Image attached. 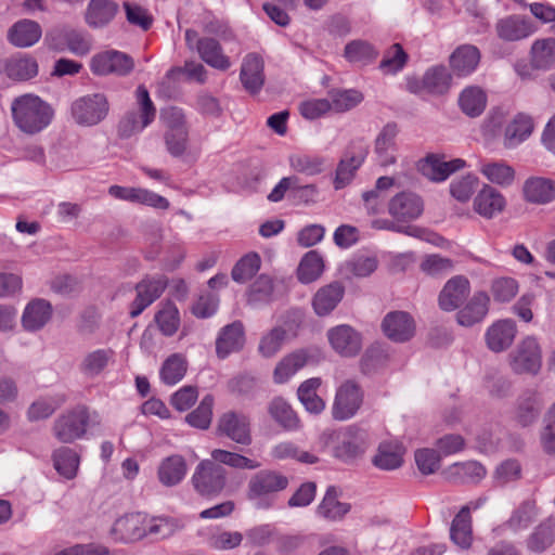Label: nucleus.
I'll use <instances>...</instances> for the list:
<instances>
[{"instance_id":"obj_62","label":"nucleus","mask_w":555,"mask_h":555,"mask_svg":"<svg viewBox=\"0 0 555 555\" xmlns=\"http://www.w3.org/2000/svg\"><path fill=\"white\" fill-rule=\"evenodd\" d=\"M223 469L211 461H202L192 477L193 486H211L223 478Z\"/></svg>"},{"instance_id":"obj_47","label":"nucleus","mask_w":555,"mask_h":555,"mask_svg":"<svg viewBox=\"0 0 555 555\" xmlns=\"http://www.w3.org/2000/svg\"><path fill=\"white\" fill-rule=\"evenodd\" d=\"M531 63L538 69H548L555 65V39L535 40L531 46Z\"/></svg>"},{"instance_id":"obj_39","label":"nucleus","mask_w":555,"mask_h":555,"mask_svg":"<svg viewBox=\"0 0 555 555\" xmlns=\"http://www.w3.org/2000/svg\"><path fill=\"white\" fill-rule=\"evenodd\" d=\"M533 130V121L531 117L525 114H518L506 126L504 131V146L513 149L524 142Z\"/></svg>"},{"instance_id":"obj_32","label":"nucleus","mask_w":555,"mask_h":555,"mask_svg":"<svg viewBox=\"0 0 555 555\" xmlns=\"http://www.w3.org/2000/svg\"><path fill=\"white\" fill-rule=\"evenodd\" d=\"M337 488H327L324 498L317 507L318 516L331 520H341L351 509V505L338 500Z\"/></svg>"},{"instance_id":"obj_41","label":"nucleus","mask_w":555,"mask_h":555,"mask_svg":"<svg viewBox=\"0 0 555 555\" xmlns=\"http://www.w3.org/2000/svg\"><path fill=\"white\" fill-rule=\"evenodd\" d=\"M404 449L399 442H383L378 447L373 464L385 470H392L403 463Z\"/></svg>"},{"instance_id":"obj_23","label":"nucleus","mask_w":555,"mask_h":555,"mask_svg":"<svg viewBox=\"0 0 555 555\" xmlns=\"http://www.w3.org/2000/svg\"><path fill=\"white\" fill-rule=\"evenodd\" d=\"M344 296L345 287L338 281L320 287L311 300L313 312L320 318L330 315L337 308Z\"/></svg>"},{"instance_id":"obj_53","label":"nucleus","mask_w":555,"mask_h":555,"mask_svg":"<svg viewBox=\"0 0 555 555\" xmlns=\"http://www.w3.org/2000/svg\"><path fill=\"white\" fill-rule=\"evenodd\" d=\"M155 322L165 336H172L180 325L179 310L176 305L169 300L163 302L155 314Z\"/></svg>"},{"instance_id":"obj_64","label":"nucleus","mask_w":555,"mask_h":555,"mask_svg":"<svg viewBox=\"0 0 555 555\" xmlns=\"http://www.w3.org/2000/svg\"><path fill=\"white\" fill-rule=\"evenodd\" d=\"M540 439L543 450L546 453H555V402L550 406L544 415Z\"/></svg>"},{"instance_id":"obj_50","label":"nucleus","mask_w":555,"mask_h":555,"mask_svg":"<svg viewBox=\"0 0 555 555\" xmlns=\"http://www.w3.org/2000/svg\"><path fill=\"white\" fill-rule=\"evenodd\" d=\"M273 280L266 274L259 275L249 287L247 294L248 304L254 307L269 304L273 299Z\"/></svg>"},{"instance_id":"obj_40","label":"nucleus","mask_w":555,"mask_h":555,"mask_svg":"<svg viewBox=\"0 0 555 555\" xmlns=\"http://www.w3.org/2000/svg\"><path fill=\"white\" fill-rule=\"evenodd\" d=\"M184 528V522L173 517H152L146 516V537L153 540H164L172 537Z\"/></svg>"},{"instance_id":"obj_28","label":"nucleus","mask_w":555,"mask_h":555,"mask_svg":"<svg viewBox=\"0 0 555 555\" xmlns=\"http://www.w3.org/2000/svg\"><path fill=\"white\" fill-rule=\"evenodd\" d=\"M506 205L504 196L494 188L483 185L474 199V209L480 216L491 219L503 211Z\"/></svg>"},{"instance_id":"obj_29","label":"nucleus","mask_w":555,"mask_h":555,"mask_svg":"<svg viewBox=\"0 0 555 555\" xmlns=\"http://www.w3.org/2000/svg\"><path fill=\"white\" fill-rule=\"evenodd\" d=\"M41 34V27L37 22L21 20L9 29L8 39L15 47L27 48L39 41Z\"/></svg>"},{"instance_id":"obj_20","label":"nucleus","mask_w":555,"mask_h":555,"mask_svg":"<svg viewBox=\"0 0 555 555\" xmlns=\"http://www.w3.org/2000/svg\"><path fill=\"white\" fill-rule=\"evenodd\" d=\"M218 431L236 443L248 446L251 442L248 417L233 411L221 415L218 421Z\"/></svg>"},{"instance_id":"obj_58","label":"nucleus","mask_w":555,"mask_h":555,"mask_svg":"<svg viewBox=\"0 0 555 555\" xmlns=\"http://www.w3.org/2000/svg\"><path fill=\"white\" fill-rule=\"evenodd\" d=\"M159 120L165 128V132L190 131L186 114L181 107L167 106L162 108Z\"/></svg>"},{"instance_id":"obj_21","label":"nucleus","mask_w":555,"mask_h":555,"mask_svg":"<svg viewBox=\"0 0 555 555\" xmlns=\"http://www.w3.org/2000/svg\"><path fill=\"white\" fill-rule=\"evenodd\" d=\"M516 334L517 325L514 320H498L486 331L487 347L493 352H503L513 345Z\"/></svg>"},{"instance_id":"obj_10","label":"nucleus","mask_w":555,"mask_h":555,"mask_svg":"<svg viewBox=\"0 0 555 555\" xmlns=\"http://www.w3.org/2000/svg\"><path fill=\"white\" fill-rule=\"evenodd\" d=\"M333 350L344 358H353L362 349V335L348 324L331 327L326 333Z\"/></svg>"},{"instance_id":"obj_54","label":"nucleus","mask_w":555,"mask_h":555,"mask_svg":"<svg viewBox=\"0 0 555 555\" xmlns=\"http://www.w3.org/2000/svg\"><path fill=\"white\" fill-rule=\"evenodd\" d=\"M188 370L185 357L173 353L168 357L160 369V378L167 385H175L180 382Z\"/></svg>"},{"instance_id":"obj_16","label":"nucleus","mask_w":555,"mask_h":555,"mask_svg":"<svg viewBox=\"0 0 555 555\" xmlns=\"http://www.w3.org/2000/svg\"><path fill=\"white\" fill-rule=\"evenodd\" d=\"M51 46L57 51L68 50L77 56H85L92 49V39L86 31L65 27L55 33Z\"/></svg>"},{"instance_id":"obj_35","label":"nucleus","mask_w":555,"mask_h":555,"mask_svg":"<svg viewBox=\"0 0 555 555\" xmlns=\"http://www.w3.org/2000/svg\"><path fill=\"white\" fill-rule=\"evenodd\" d=\"M321 385L322 379L320 377H311L302 382L298 387V399L307 412L311 414H320L325 409L324 400L317 393Z\"/></svg>"},{"instance_id":"obj_14","label":"nucleus","mask_w":555,"mask_h":555,"mask_svg":"<svg viewBox=\"0 0 555 555\" xmlns=\"http://www.w3.org/2000/svg\"><path fill=\"white\" fill-rule=\"evenodd\" d=\"M111 537L116 542L130 543L146 538V516L141 513L126 514L115 520Z\"/></svg>"},{"instance_id":"obj_3","label":"nucleus","mask_w":555,"mask_h":555,"mask_svg":"<svg viewBox=\"0 0 555 555\" xmlns=\"http://www.w3.org/2000/svg\"><path fill=\"white\" fill-rule=\"evenodd\" d=\"M137 112H128L118 124V135L128 139L150 126L156 117V107L147 89L140 85L135 90Z\"/></svg>"},{"instance_id":"obj_36","label":"nucleus","mask_w":555,"mask_h":555,"mask_svg":"<svg viewBox=\"0 0 555 555\" xmlns=\"http://www.w3.org/2000/svg\"><path fill=\"white\" fill-rule=\"evenodd\" d=\"M450 539L462 548L472 544V517L469 506H463L455 515L450 527Z\"/></svg>"},{"instance_id":"obj_55","label":"nucleus","mask_w":555,"mask_h":555,"mask_svg":"<svg viewBox=\"0 0 555 555\" xmlns=\"http://www.w3.org/2000/svg\"><path fill=\"white\" fill-rule=\"evenodd\" d=\"M260 264V256L255 251H250L234 264L231 276L237 283H246L259 271Z\"/></svg>"},{"instance_id":"obj_61","label":"nucleus","mask_w":555,"mask_h":555,"mask_svg":"<svg viewBox=\"0 0 555 555\" xmlns=\"http://www.w3.org/2000/svg\"><path fill=\"white\" fill-rule=\"evenodd\" d=\"M289 165L295 171L314 176L323 171L324 158L304 153H294L289 156Z\"/></svg>"},{"instance_id":"obj_19","label":"nucleus","mask_w":555,"mask_h":555,"mask_svg":"<svg viewBox=\"0 0 555 555\" xmlns=\"http://www.w3.org/2000/svg\"><path fill=\"white\" fill-rule=\"evenodd\" d=\"M535 27L532 22L518 14L507 15L495 23L498 37L506 42L520 41L534 34Z\"/></svg>"},{"instance_id":"obj_2","label":"nucleus","mask_w":555,"mask_h":555,"mask_svg":"<svg viewBox=\"0 0 555 555\" xmlns=\"http://www.w3.org/2000/svg\"><path fill=\"white\" fill-rule=\"evenodd\" d=\"M11 112L15 126L30 135L46 129L54 115L50 104L31 93L15 98L11 104Z\"/></svg>"},{"instance_id":"obj_4","label":"nucleus","mask_w":555,"mask_h":555,"mask_svg":"<svg viewBox=\"0 0 555 555\" xmlns=\"http://www.w3.org/2000/svg\"><path fill=\"white\" fill-rule=\"evenodd\" d=\"M109 102L104 93H91L75 100L70 105L74 121L81 127H92L106 118Z\"/></svg>"},{"instance_id":"obj_24","label":"nucleus","mask_w":555,"mask_h":555,"mask_svg":"<svg viewBox=\"0 0 555 555\" xmlns=\"http://www.w3.org/2000/svg\"><path fill=\"white\" fill-rule=\"evenodd\" d=\"M490 297L486 292H476L456 313L460 325L470 327L480 323L489 312Z\"/></svg>"},{"instance_id":"obj_25","label":"nucleus","mask_w":555,"mask_h":555,"mask_svg":"<svg viewBox=\"0 0 555 555\" xmlns=\"http://www.w3.org/2000/svg\"><path fill=\"white\" fill-rule=\"evenodd\" d=\"M244 343V326L242 322L235 321L224 326L220 332L216 341L217 354L220 359H224L230 353L241 350Z\"/></svg>"},{"instance_id":"obj_34","label":"nucleus","mask_w":555,"mask_h":555,"mask_svg":"<svg viewBox=\"0 0 555 555\" xmlns=\"http://www.w3.org/2000/svg\"><path fill=\"white\" fill-rule=\"evenodd\" d=\"M118 4L111 0H91L87 13L86 22L90 27L99 28L107 25L117 14Z\"/></svg>"},{"instance_id":"obj_30","label":"nucleus","mask_w":555,"mask_h":555,"mask_svg":"<svg viewBox=\"0 0 555 555\" xmlns=\"http://www.w3.org/2000/svg\"><path fill=\"white\" fill-rule=\"evenodd\" d=\"M479 61V50L475 46L464 44L451 54L450 66L455 75L465 77L477 68Z\"/></svg>"},{"instance_id":"obj_37","label":"nucleus","mask_w":555,"mask_h":555,"mask_svg":"<svg viewBox=\"0 0 555 555\" xmlns=\"http://www.w3.org/2000/svg\"><path fill=\"white\" fill-rule=\"evenodd\" d=\"M524 195L531 203H550L555 198V183L546 178H530L525 182Z\"/></svg>"},{"instance_id":"obj_1","label":"nucleus","mask_w":555,"mask_h":555,"mask_svg":"<svg viewBox=\"0 0 555 555\" xmlns=\"http://www.w3.org/2000/svg\"><path fill=\"white\" fill-rule=\"evenodd\" d=\"M323 440L331 454L346 464L361 459L370 447L367 430L356 424L326 431Z\"/></svg>"},{"instance_id":"obj_26","label":"nucleus","mask_w":555,"mask_h":555,"mask_svg":"<svg viewBox=\"0 0 555 555\" xmlns=\"http://www.w3.org/2000/svg\"><path fill=\"white\" fill-rule=\"evenodd\" d=\"M317 189L313 184L301 185L299 178L287 177L280 180V201L288 199L294 205L314 202Z\"/></svg>"},{"instance_id":"obj_43","label":"nucleus","mask_w":555,"mask_h":555,"mask_svg":"<svg viewBox=\"0 0 555 555\" xmlns=\"http://www.w3.org/2000/svg\"><path fill=\"white\" fill-rule=\"evenodd\" d=\"M197 52L201 59L214 68L227 70L231 66V62L223 54L220 43L212 38H202Z\"/></svg>"},{"instance_id":"obj_51","label":"nucleus","mask_w":555,"mask_h":555,"mask_svg":"<svg viewBox=\"0 0 555 555\" xmlns=\"http://www.w3.org/2000/svg\"><path fill=\"white\" fill-rule=\"evenodd\" d=\"M480 171L490 182L502 186L511 185L515 179L514 168L503 162L483 163Z\"/></svg>"},{"instance_id":"obj_22","label":"nucleus","mask_w":555,"mask_h":555,"mask_svg":"<svg viewBox=\"0 0 555 555\" xmlns=\"http://www.w3.org/2000/svg\"><path fill=\"white\" fill-rule=\"evenodd\" d=\"M385 335L397 343L410 340L415 332L412 317L404 311H392L385 315L382 323Z\"/></svg>"},{"instance_id":"obj_45","label":"nucleus","mask_w":555,"mask_h":555,"mask_svg":"<svg viewBox=\"0 0 555 555\" xmlns=\"http://www.w3.org/2000/svg\"><path fill=\"white\" fill-rule=\"evenodd\" d=\"M324 271V261L317 250L308 251L300 260L297 268L298 281L309 284L317 281Z\"/></svg>"},{"instance_id":"obj_56","label":"nucleus","mask_w":555,"mask_h":555,"mask_svg":"<svg viewBox=\"0 0 555 555\" xmlns=\"http://www.w3.org/2000/svg\"><path fill=\"white\" fill-rule=\"evenodd\" d=\"M537 517V506L534 500L524 501L506 521V526L513 531L527 529Z\"/></svg>"},{"instance_id":"obj_27","label":"nucleus","mask_w":555,"mask_h":555,"mask_svg":"<svg viewBox=\"0 0 555 555\" xmlns=\"http://www.w3.org/2000/svg\"><path fill=\"white\" fill-rule=\"evenodd\" d=\"M51 317V305L44 299H35L24 309L22 326L27 332H37L50 321Z\"/></svg>"},{"instance_id":"obj_46","label":"nucleus","mask_w":555,"mask_h":555,"mask_svg":"<svg viewBox=\"0 0 555 555\" xmlns=\"http://www.w3.org/2000/svg\"><path fill=\"white\" fill-rule=\"evenodd\" d=\"M555 542V525L551 520L538 525L526 540L527 548L533 553H542Z\"/></svg>"},{"instance_id":"obj_60","label":"nucleus","mask_w":555,"mask_h":555,"mask_svg":"<svg viewBox=\"0 0 555 555\" xmlns=\"http://www.w3.org/2000/svg\"><path fill=\"white\" fill-rule=\"evenodd\" d=\"M388 362V353L386 349L378 345L370 346L360 361L361 372L365 375L372 374L384 367Z\"/></svg>"},{"instance_id":"obj_49","label":"nucleus","mask_w":555,"mask_h":555,"mask_svg":"<svg viewBox=\"0 0 555 555\" xmlns=\"http://www.w3.org/2000/svg\"><path fill=\"white\" fill-rule=\"evenodd\" d=\"M55 470L66 479H73L79 467V456L70 448L61 447L52 453Z\"/></svg>"},{"instance_id":"obj_42","label":"nucleus","mask_w":555,"mask_h":555,"mask_svg":"<svg viewBox=\"0 0 555 555\" xmlns=\"http://www.w3.org/2000/svg\"><path fill=\"white\" fill-rule=\"evenodd\" d=\"M4 70L9 78L25 81L37 76L38 63L31 56L20 55L8 60Z\"/></svg>"},{"instance_id":"obj_63","label":"nucleus","mask_w":555,"mask_h":555,"mask_svg":"<svg viewBox=\"0 0 555 555\" xmlns=\"http://www.w3.org/2000/svg\"><path fill=\"white\" fill-rule=\"evenodd\" d=\"M302 308H291L282 317L280 324V340L295 338L305 320Z\"/></svg>"},{"instance_id":"obj_59","label":"nucleus","mask_w":555,"mask_h":555,"mask_svg":"<svg viewBox=\"0 0 555 555\" xmlns=\"http://www.w3.org/2000/svg\"><path fill=\"white\" fill-rule=\"evenodd\" d=\"M344 55L351 63L366 64L373 62L377 57L378 52L366 41L352 40L346 44Z\"/></svg>"},{"instance_id":"obj_8","label":"nucleus","mask_w":555,"mask_h":555,"mask_svg":"<svg viewBox=\"0 0 555 555\" xmlns=\"http://www.w3.org/2000/svg\"><path fill=\"white\" fill-rule=\"evenodd\" d=\"M363 390L352 379L344 382L336 390L332 406V416L336 421H347L353 417L363 403Z\"/></svg>"},{"instance_id":"obj_57","label":"nucleus","mask_w":555,"mask_h":555,"mask_svg":"<svg viewBox=\"0 0 555 555\" xmlns=\"http://www.w3.org/2000/svg\"><path fill=\"white\" fill-rule=\"evenodd\" d=\"M450 475L464 483H478L487 475L486 468L476 461L455 463L450 467Z\"/></svg>"},{"instance_id":"obj_44","label":"nucleus","mask_w":555,"mask_h":555,"mask_svg":"<svg viewBox=\"0 0 555 555\" xmlns=\"http://www.w3.org/2000/svg\"><path fill=\"white\" fill-rule=\"evenodd\" d=\"M487 105V95L478 87L465 88L459 96V106L469 117L480 116Z\"/></svg>"},{"instance_id":"obj_9","label":"nucleus","mask_w":555,"mask_h":555,"mask_svg":"<svg viewBox=\"0 0 555 555\" xmlns=\"http://www.w3.org/2000/svg\"><path fill=\"white\" fill-rule=\"evenodd\" d=\"M465 166L466 162L462 158L447 160L443 154L430 153L418 162L417 169L430 181L442 182Z\"/></svg>"},{"instance_id":"obj_31","label":"nucleus","mask_w":555,"mask_h":555,"mask_svg":"<svg viewBox=\"0 0 555 555\" xmlns=\"http://www.w3.org/2000/svg\"><path fill=\"white\" fill-rule=\"evenodd\" d=\"M241 81L244 88L251 94L257 93L261 89L264 81L261 57L249 54L244 59L241 68Z\"/></svg>"},{"instance_id":"obj_5","label":"nucleus","mask_w":555,"mask_h":555,"mask_svg":"<svg viewBox=\"0 0 555 555\" xmlns=\"http://www.w3.org/2000/svg\"><path fill=\"white\" fill-rule=\"evenodd\" d=\"M369 153V146L362 139L350 141L337 164L334 188L340 190L351 183L357 171L363 165Z\"/></svg>"},{"instance_id":"obj_38","label":"nucleus","mask_w":555,"mask_h":555,"mask_svg":"<svg viewBox=\"0 0 555 555\" xmlns=\"http://www.w3.org/2000/svg\"><path fill=\"white\" fill-rule=\"evenodd\" d=\"M185 460L178 454L164 459L158 466V479L165 486L180 483L186 474Z\"/></svg>"},{"instance_id":"obj_48","label":"nucleus","mask_w":555,"mask_h":555,"mask_svg":"<svg viewBox=\"0 0 555 555\" xmlns=\"http://www.w3.org/2000/svg\"><path fill=\"white\" fill-rule=\"evenodd\" d=\"M114 354L115 352L111 348L91 351L85 356L79 369L86 376H98L106 369L108 363L113 360Z\"/></svg>"},{"instance_id":"obj_17","label":"nucleus","mask_w":555,"mask_h":555,"mask_svg":"<svg viewBox=\"0 0 555 555\" xmlns=\"http://www.w3.org/2000/svg\"><path fill=\"white\" fill-rule=\"evenodd\" d=\"M133 66V60L129 55L114 50L99 53L91 60V69L96 75L124 76L129 74Z\"/></svg>"},{"instance_id":"obj_7","label":"nucleus","mask_w":555,"mask_h":555,"mask_svg":"<svg viewBox=\"0 0 555 555\" xmlns=\"http://www.w3.org/2000/svg\"><path fill=\"white\" fill-rule=\"evenodd\" d=\"M89 424L87 408L79 405L60 415L52 427L54 437L63 443H73L85 436Z\"/></svg>"},{"instance_id":"obj_13","label":"nucleus","mask_w":555,"mask_h":555,"mask_svg":"<svg viewBox=\"0 0 555 555\" xmlns=\"http://www.w3.org/2000/svg\"><path fill=\"white\" fill-rule=\"evenodd\" d=\"M168 286V279L164 275L146 278L140 281L134 289L137 296L130 306V317L135 318L150 305L157 300Z\"/></svg>"},{"instance_id":"obj_18","label":"nucleus","mask_w":555,"mask_h":555,"mask_svg":"<svg viewBox=\"0 0 555 555\" xmlns=\"http://www.w3.org/2000/svg\"><path fill=\"white\" fill-rule=\"evenodd\" d=\"M469 293V280L464 275H455L448 280L440 291L438 306L442 311H454L463 305Z\"/></svg>"},{"instance_id":"obj_52","label":"nucleus","mask_w":555,"mask_h":555,"mask_svg":"<svg viewBox=\"0 0 555 555\" xmlns=\"http://www.w3.org/2000/svg\"><path fill=\"white\" fill-rule=\"evenodd\" d=\"M409 61V55L400 43L391 44L385 52L379 63V69L384 74L395 75L403 69Z\"/></svg>"},{"instance_id":"obj_12","label":"nucleus","mask_w":555,"mask_h":555,"mask_svg":"<svg viewBox=\"0 0 555 555\" xmlns=\"http://www.w3.org/2000/svg\"><path fill=\"white\" fill-rule=\"evenodd\" d=\"M388 214L397 221L410 222L417 219L424 211L423 198L410 191L396 194L387 203Z\"/></svg>"},{"instance_id":"obj_11","label":"nucleus","mask_w":555,"mask_h":555,"mask_svg":"<svg viewBox=\"0 0 555 555\" xmlns=\"http://www.w3.org/2000/svg\"><path fill=\"white\" fill-rule=\"evenodd\" d=\"M512 370L517 374H535L541 367V350L532 336L524 338L511 354Z\"/></svg>"},{"instance_id":"obj_33","label":"nucleus","mask_w":555,"mask_h":555,"mask_svg":"<svg viewBox=\"0 0 555 555\" xmlns=\"http://www.w3.org/2000/svg\"><path fill=\"white\" fill-rule=\"evenodd\" d=\"M426 93L441 96L449 92L452 86V74L444 65H435L424 73Z\"/></svg>"},{"instance_id":"obj_15","label":"nucleus","mask_w":555,"mask_h":555,"mask_svg":"<svg viewBox=\"0 0 555 555\" xmlns=\"http://www.w3.org/2000/svg\"><path fill=\"white\" fill-rule=\"evenodd\" d=\"M399 126L395 121L387 122L378 132L374 141L376 162L382 167L395 165L397 162V137Z\"/></svg>"},{"instance_id":"obj_6","label":"nucleus","mask_w":555,"mask_h":555,"mask_svg":"<svg viewBox=\"0 0 555 555\" xmlns=\"http://www.w3.org/2000/svg\"><path fill=\"white\" fill-rule=\"evenodd\" d=\"M544 408L542 393L534 389H526L517 396L509 417L518 427H530L540 420Z\"/></svg>"}]
</instances>
